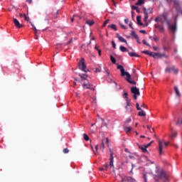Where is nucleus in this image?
I'll return each mask as SVG.
<instances>
[{
  "label": "nucleus",
  "instance_id": "f257e3e1",
  "mask_svg": "<svg viewBox=\"0 0 182 182\" xmlns=\"http://www.w3.org/2000/svg\"><path fill=\"white\" fill-rule=\"evenodd\" d=\"M162 18L164 19L165 22H166V23H168V29H169V31H171V32H172L173 33H174L175 32H177V23L176 22L175 23V25L170 24V23L168 22V20L167 19V17L162 16Z\"/></svg>",
  "mask_w": 182,
  "mask_h": 182
},
{
  "label": "nucleus",
  "instance_id": "f03ea898",
  "mask_svg": "<svg viewBox=\"0 0 182 182\" xmlns=\"http://www.w3.org/2000/svg\"><path fill=\"white\" fill-rule=\"evenodd\" d=\"M141 53H144V55H148V56L154 58V59H159V58H160V53H154L149 50H143L141 51Z\"/></svg>",
  "mask_w": 182,
  "mask_h": 182
},
{
  "label": "nucleus",
  "instance_id": "7ed1b4c3",
  "mask_svg": "<svg viewBox=\"0 0 182 182\" xmlns=\"http://www.w3.org/2000/svg\"><path fill=\"white\" fill-rule=\"evenodd\" d=\"M78 68L80 70H82V72H85V73H87L89 72L88 69H86V64L85 63V58H82L80 60L78 63Z\"/></svg>",
  "mask_w": 182,
  "mask_h": 182
},
{
  "label": "nucleus",
  "instance_id": "20e7f679",
  "mask_svg": "<svg viewBox=\"0 0 182 182\" xmlns=\"http://www.w3.org/2000/svg\"><path fill=\"white\" fill-rule=\"evenodd\" d=\"M160 182H168V174L164 170L160 172Z\"/></svg>",
  "mask_w": 182,
  "mask_h": 182
},
{
  "label": "nucleus",
  "instance_id": "39448f33",
  "mask_svg": "<svg viewBox=\"0 0 182 182\" xmlns=\"http://www.w3.org/2000/svg\"><path fill=\"white\" fill-rule=\"evenodd\" d=\"M131 92L133 93V97L134 100H137V96H140V90L137 87H131Z\"/></svg>",
  "mask_w": 182,
  "mask_h": 182
},
{
  "label": "nucleus",
  "instance_id": "423d86ee",
  "mask_svg": "<svg viewBox=\"0 0 182 182\" xmlns=\"http://www.w3.org/2000/svg\"><path fill=\"white\" fill-rule=\"evenodd\" d=\"M165 72H166V73H173L174 75H177V73H178V69L174 68V66L168 67L165 70Z\"/></svg>",
  "mask_w": 182,
  "mask_h": 182
},
{
  "label": "nucleus",
  "instance_id": "0eeeda50",
  "mask_svg": "<svg viewBox=\"0 0 182 182\" xmlns=\"http://www.w3.org/2000/svg\"><path fill=\"white\" fill-rule=\"evenodd\" d=\"M117 65V68L119 69L121 72V76H127V73H129L128 72H125L124 71V68L123 67V65H119L118 63L116 64Z\"/></svg>",
  "mask_w": 182,
  "mask_h": 182
},
{
  "label": "nucleus",
  "instance_id": "6e6552de",
  "mask_svg": "<svg viewBox=\"0 0 182 182\" xmlns=\"http://www.w3.org/2000/svg\"><path fill=\"white\" fill-rule=\"evenodd\" d=\"M125 79H126L127 82H128V83H130L131 85L136 84V81L130 80V79H132V75H130V73H127V76L125 77Z\"/></svg>",
  "mask_w": 182,
  "mask_h": 182
},
{
  "label": "nucleus",
  "instance_id": "1a4fd4ad",
  "mask_svg": "<svg viewBox=\"0 0 182 182\" xmlns=\"http://www.w3.org/2000/svg\"><path fill=\"white\" fill-rule=\"evenodd\" d=\"M13 22L16 26V28H17V29H21V28H23V24H21V23H19V21H18V19L16 18H14L13 19Z\"/></svg>",
  "mask_w": 182,
  "mask_h": 182
},
{
  "label": "nucleus",
  "instance_id": "9d476101",
  "mask_svg": "<svg viewBox=\"0 0 182 182\" xmlns=\"http://www.w3.org/2000/svg\"><path fill=\"white\" fill-rule=\"evenodd\" d=\"M131 36H134L137 43L139 44L141 43V42L140 41V38H139V36L136 33V32H134V31H131Z\"/></svg>",
  "mask_w": 182,
  "mask_h": 182
},
{
  "label": "nucleus",
  "instance_id": "9b49d317",
  "mask_svg": "<svg viewBox=\"0 0 182 182\" xmlns=\"http://www.w3.org/2000/svg\"><path fill=\"white\" fill-rule=\"evenodd\" d=\"M167 146H168V142H164V144H163V142H161V145H160V154H163V149H166V147H167Z\"/></svg>",
  "mask_w": 182,
  "mask_h": 182
},
{
  "label": "nucleus",
  "instance_id": "f8f14e48",
  "mask_svg": "<svg viewBox=\"0 0 182 182\" xmlns=\"http://www.w3.org/2000/svg\"><path fill=\"white\" fill-rule=\"evenodd\" d=\"M126 103H127V105L125 106V109L127 112L130 113V112H132V107H130L132 106V104H130V100H127Z\"/></svg>",
  "mask_w": 182,
  "mask_h": 182
},
{
  "label": "nucleus",
  "instance_id": "ddd939ff",
  "mask_svg": "<svg viewBox=\"0 0 182 182\" xmlns=\"http://www.w3.org/2000/svg\"><path fill=\"white\" fill-rule=\"evenodd\" d=\"M116 36L120 42H123L124 43H126V45H127V41L124 38H123L122 36H119V33H117Z\"/></svg>",
  "mask_w": 182,
  "mask_h": 182
},
{
  "label": "nucleus",
  "instance_id": "4468645a",
  "mask_svg": "<svg viewBox=\"0 0 182 182\" xmlns=\"http://www.w3.org/2000/svg\"><path fill=\"white\" fill-rule=\"evenodd\" d=\"M156 175L154 176V180L156 182H159L160 181V171L158 170H156Z\"/></svg>",
  "mask_w": 182,
  "mask_h": 182
},
{
  "label": "nucleus",
  "instance_id": "2eb2a0df",
  "mask_svg": "<svg viewBox=\"0 0 182 182\" xmlns=\"http://www.w3.org/2000/svg\"><path fill=\"white\" fill-rule=\"evenodd\" d=\"M114 157H113V152H110V156H109V166L110 167H114V165L113 164L114 162Z\"/></svg>",
  "mask_w": 182,
  "mask_h": 182
},
{
  "label": "nucleus",
  "instance_id": "dca6fc26",
  "mask_svg": "<svg viewBox=\"0 0 182 182\" xmlns=\"http://www.w3.org/2000/svg\"><path fill=\"white\" fill-rule=\"evenodd\" d=\"M128 55L131 58H140V55L139 54H137L136 53H133V52H129Z\"/></svg>",
  "mask_w": 182,
  "mask_h": 182
},
{
  "label": "nucleus",
  "instance_id": "f3484780",
  "mask_svg": "<svg viewBox=\"0 0 182 182\" xmlns=\"http://www.w3.org/2000/svg\"><path fill=\"white\" fill-rule=\"evenodd\" d=\"M174 90L176 92V95L178 97H180V96H181V93H180V90H178V87H177V86H174Z\"/></svg>",
  "mask_w": 182,
  "mask_h": 182
},
{
  "label": "nucleus",
  "instance_id": "a211bd4d",
  "mask_svg": "<svg viewBox=\"0 0 182 182\" xmlns=\"http://www.w3.org/2000/svg\"><path fill=\"white\" fill-rule=\"evenodd\" d=\"M136 22L138 25H140L141 26H143V23H141V16H136Z\"/></svg>",
  "mask_w": 182,
  "mask_h": 182
},
{
  "label": "nucleus",
  "instance_id": "6ab92c4d",
  "mask_svg": "<svg viewBox=\"0 0 182 182\" xmlns=\"http://www.w3.org/2000/svg\"><path fill=\"white\" fill-rule=\"evenodd\" d=\"M82 86H83V87H85V89H90L91 86H93V85L88 82V83L82 84Z\"/></svg>",
  "mask_w": 182,
  "mask_h": 182
},
{
  "label": "nucleus",
  "instance_id": "aec40b11",
  "mask_svg": "<svg viewBox=\"0 0 182 182\" xmlns=\"http://www.w3.org/2000/svg\"><path fill=\"white\" fill-rule=\"evenodd\" d=\"M124 130L126 133H130V132H132V127L124 126Z\"/></svg>",
  "mask_w": 182,
  "mask_h": 182
},
{
  "label": "nucleus",
  "instance_id": "412c9836",
  "mask_svg": "<svg viewBox=\"0 0 182 182\" xmlns=\"http://www.w3.org/2000/svg\"><path fill=\"white\" fill-rule=\"evenodd\" d=\"M78 76H80V77H81V79H83L84 80H86V79H87V74L79 73Z\"/></svg>",
  "mask_w": 182,
  "mask_h": 182
},
{
  "label": "nucleus",
  "instance_id": "4be33fe9",
  "mask_svg": "<svg viewBox=\"0 0 182 182\" xmlns=\"http://www.w3.org/2000/svg\"><path fill=\"white\" fill-rule=\"evenodd\" d=\"M119 50H121V52H129V49H127L126 47L121 46L119 47Z\"/></svg>",
  "mask_w": 182,
  "mask_h": 182
},
{
  "label": "nucleus",
  "instance_id": "5701e85b",
  "mask_svg": "<svg viewBox=\"0 0 182 182\" xmlns=\"http://www.w3.org/2000/svg\"><path fill=\"white\" fill-rule=\"evenodd\" d=\"M139 149L142 151V153H149V151H147V148L144 146H139Z\"/></svg>",
  "mask_w": 182,
  "mask_h": 182
},
{
  "label": "nucleus",
  "instance_id": "b1692460",
  "mask_svg": "<svg viewBox=\"0 0 182 182\" xmlns=\"http://www.w3.org/2000/svg\"><path fill=\"white\" fill-rule=\"evenodd\" d=\"M108 28H111V29H113V31H117V26H116V24H111L108 26Z\"/></svg>",
  "mask_w": 182,
  "mask_h": 182
},
{
  "label": "nucleus",
  "instance_id": "393cba45",
  "mask_svg": "<svg viewBox=\"0 0 182 182\" xmlns=\"http://www.w3.org/2000/svg\"><path fill=\"white\" fill-rule=\"evenodd\" d=\"M138 115L140 116V117H143L146 116V112H144L143 109L139 110V112H138Z\"/></svg>",
  "mask_w": 182,
  "mask_h": 182
},
{
  "label": "nucleus",
  "instance_id": "a878e982",
  "mask_svg": "<svg viewBox=\"0 0 182 182\" xmlns=\"http://www.w3.org/2000/svg\"><path fill=\"white\" fill-rule=\"evenodd\" d=\"M127 182H137L134 178H132L130 176H127Z\"/></svg>",
  "mask_w": 182,
  "mask_h": 182
},
{
  "label": "nucleus",
  "instance_id": "bb28decb",
  "mask_svg": "<svg viewBox=\"0 0 182 182\" xmlns=\"http://www.w3.org/2000/svg\"><path fill=\"white\" fill-rule=\"evenodd\" d=\"M129 94L127 92H124V95L123 97L124 99H125L126 102H127V100H129Z\"/></svg>",
  "mask_w": 182,
  "mask_h": 182
},
{
  "label": "nucleus",
  "instance_id": "cd10ccee",
  "mask_svg": "<svg viewBox=\"0 0 182 182\" xmlns=\"http://www.w3.org/2000/svg\"><path fill=\"white\" fill-rule=\"evenodd\" d=\"M110 60L112 62V63H114V65H116V58H114V57H113V55H110Z\"/></svg>",
  "mask_w": 182,
  "mask_h": 182
},
{
  "label": "nucleus",
  "instance_id": "c85d7f7f",
  "mask_svg": "<svg viewBox=\"0 0 182 182\" xmlns=\"http://www.w3.org/2000/svg\"><path fill=\"white\" fill-rule=\"evenodd\" d=\"M86 23H87V25H89L90 26H92V25L95 23V21L93 20H88L86 21Z\"/></svg>",
  "mask_w": 182,
  "mask_h": 182
},
{
  "label": "nucleus",
  "instance_id": "c756f323",
  "mask_svg": "<svg viewBox=\"0 0 182 182\" xmlns=\"http://www.w3.org/2000/svg\"><path fill=\"white\" fill-rule=\"evenodd\" d=\"M144 22H147V19H149V13H144Z\"/></svg>",
  "mask_w": 182,
  "mask_h": 182
},
{
  "label": "nucleus",
  "instance_id": "7c9ffc66",
  "mask_svg": "<svg viewBox=\"0 0 182 182\" xmlns=\"http://www.w3.org/2000/svg\"><path fill=\"white\" fill-rule=\"evenodd\" d=\"M92 149L93 150L94 154H97V150L99 149V145L95 146V151L93 149L92 146Z\"/></svg>",
  "mask_w": 182,
  "mask_h": 182
},
{
  "label": "nucleus",
  "instance_id": "2f4dec72",
  "mask_svg": "<svg viewBox=\"0 0 182 182\" xmlns=\"http://www.w3.org/2000/svg\"><path fill=\"white\" fill-rule=\"evenodd\" d=\"M83 137H84V140H85V141H89V136L86 134H83Z\"/></svg>",
  "mask_w": 182,
  "mask_h": 182
},
{
  "label": "nucleus",
  "instance_id": "473e14b6",
  "mask_svg": "<svg viewBox=\"0 0 182 182\" xmlns=\"http://www.w3.org/2000/svg\"><path fill=\"white\" fill-rule=\"evenodd\" d=\"M100 150H102V151H103L105 150V142H102L100 146Z\"/></svg>",
  "mask_w": 182,
  "mask_h": 182
},
{
  "label": "nucleus",
  "instance_id": "72a5a7b5",
  "mask_svg": "<svg viewBox=\"0 0 182 182\" xmlns=\"http://www.w3.org/2000/svg\"><path fill=\"white\" fill-rule=\"evenodd\" d=\"M143 4H144V0H138L136 5H143Z\"/></svg>",
  "mask_w": 182,
  "mask_h": 182
},
{
  "label": "nucleus",
  "instance_id": "f704fd0d",
  "mask_svg": "<svg viewBox=\"0 0 182 182\" xmlns=\"http://www.w3.org/2000/svg\"><path fill=\"white\" fill-rule=\"evenodd\" d=\"M142 42H143L144 45H146V46H148L149 48H151V46L150 44H149L148 42L146 41V40L144 39L142 41Z\"/></svg>",
  "mask_w": 182,
  "mask_h": 182
},
{
  "label": "nucleus",
  "instance_id": "c9c22d12",
  "mask_svg": "<svg viewBox=\"0 0 182 182\" xmlns=\"http://www.w3.org/2000/svg\"><path fill=\"white\" fill-rule=\"evenodd\" d=\"M132 122V118H127L126 121L124 122V125L127 124L128 123H130Z\"/></svg>",
  "mask_w": 182,
  "mask_h": 182
},
{
  "label": "nucleus",
  "instance_id": "e433bc0d",
  "mask_svg": "<svg viewBox=\"0 0 182 182\" xmlns=\"http://www.w3.org/2000/svg\"><path fill=\"white\" fill-rule=\"evenodd\" d=\"M107 127V129H109V124L106 122H102V125H101V127Z\"/></svg>",
  "mask_w": 182,
  "mask_h": 182
},
{
  "label": "nucleus",
  "instance_id": "4c0bfd02",
  "mask_svg": "<svg viewBox=\"0 0 182 182\" xmlns=\"http://www.w3.org/2000/svg\"><path fill=\"white\" fill-rule=\"evenodd\" d=\"M147 129L149 130L151 133H152V132H154V129L151 128V126L150 125H147Z\"/></svg>",
  "mask_w": 182,
  "mask_h": 182
},
{
  "label": "nucleus",
  "instance_id": "58836bf2",
  "mask_svg": "<svg viewBox=\"0 0 182 182\" xmlns=\"http://www.w3.org/2000/svg\"><path fill=\"white\" fill-rule=\"evenodd\" d=\"M136 110H141V107H140L139 102L136 103Z\"/></svg>",
  "mask_w": 182,
  "mask_h": 182
},
{
  "label": "nucleus",
  "instance_id": "ea45409f",
  "mask_svg": "<svg viewBox=\"0 0 182 182\" xmlns=\"http://www.w3.org/2000/svg\"><path fill=\"white\" fill-rule=\"evenodd\" d=\"M107 23H109V19H107L104 21L102 26L104 28L106 27V25H107Z\"/></svg>",
  "mask_w": 182,
  "mask_h": 182
},
{
  "label": "nucleus",
  "instance_id": "a19ab883",
  "mask_svg": "<svg viewBox=\"0 0 182 182\" xmlns=\"http://www.w3.org/2000/svg\"><path fill=\"white\" fill-rule=\"evenodd\" d=\"M63 153H64V154H68V153H69V149L68 148L64 149Z\"/></svg>",
  "mask_w": 182,
  "mask_h": 182
},
{
  "label": "nucleus",
  "instance_id": "79ce46f5",
  "mask_svg": "<svg viewBox=\"0 0 182 182\" xmlns=\"http://www.w3.org/2000/svg\"><path fill=\"white\" fill-rule=\"evenodd\" d=\"M143 178L144 180V182H147V175L146 173H143Z\"/></svg>",
  "mask_w": 182,
  "mask_h": 182
},
{
  "label": "nucleus",
  "instance_id": "37998d69",
  "mask_svg": "<svg viewBox=\"0 0 182 182\" xmlns=\"http://www.w3.org/2000/svg\"><path fill=\"white\" fill-rule=\"evenodd\" d=\"M121 182H127V177H122L121 178Z\"/></svg>",
  "mask_w": 182,
  "mask_h": 182
},
{
  "label": "nucleus",
  "instance_id": "c03bdc74",
  "mask_svg": "<svg viewBox=\"0 0 182 182\" xmlns=\"http://www.w3.org/2000/svg\"><path fill=\"white\" fill-rule=\"evenodd\" d=\"M30 23H31L33 31H36V32L38 30L36 29V27L35 26V25H33V23H32V22H30Z\"/></svg>",
  "mask_w": 182,
  "mask_h": 182
},
{
  "label": "nucleus",
  "instance_id": "a18cd8bd",
  "mask_svg": "<svg viewBox=\"0 0 182 182\" xmlns=\"http://www.w3.org/2000/svg\"><path fill=\"white\" fill-rule=\"evenodd\" d=\"M112 48H114V49H116V43L114 41H112Z\"/></svg>",
  "mask_w": 182,
  "mask_h": 182
},
{
  "label": "nucleus",
  "instance_id": "49530a36",
  "mask_svg": "<svg viewBox=\"0 0 182 182\" xmlns=\"http://www.w3.org/2000/svg\"><path fill=\"white\" fill-rule=\"evenodd\" d=\"M151 143H153V141H151V142H149V144L144 145L146 146V148L147 149V147H150V146H151Z\"/></svg>",
  "mask_w": 182,
  "mask_h": 182
},
{
  "label": "nucleus",
  "instance_id": "de8ad7c7",
  "mask_svg": "<svg viewBox=\"0 0 182 182\" xmlns=\"http://www.w3.org/2000/svg\"><path fill=\"white\" fill-rule=\"evenodd\" d=\"M155 29H157L158 31H160V25L155 24Z\"/></svg>",
  "mask_w": 182,
  "mask_h": 182
},
{
  "label": "nucleus",
  "instance_id": "09e8293b",
  "mask_svg": "<svg viewBox=\"0 0 182 182\" xmlns=\"http://www.w3.org/2000/svg\"><path fill=\"white\" fill-rule=\"evenodd\" d=\"M138 8H139V7H137V6H132V9L133 11H136Z\"/></svg>",
  "mask_w": 182,
  "mask_h": 182
},
{
  "label": "nucleus",
  "instance_id": "8fccbe9b",
  "mask_svg": "<svg viewBox=\"0 0 182 182\" xmlns=\"http://www.w3.org/2000/svg\"><path fill=\"white\" fill-rule=\"evenodd\" d=\"M176 134H176V132H173V133L171 134V139H174V137H176Z\"/></svg>",
  "mask_w": 182,
  "mask_h": 182
},
{
  "label": "nucleus",
  "instance_id": "3c124183",
  "mask_svg": "<svg viewBox=\"0 0 182 182\" xmlns=\"http://www.w3.org/2000/svg\"><path fill=\"white\" fill-rule=\"evenodd\" d=\"M160 58H161V59L162 58H168V56H167V55H166V54H161V55H160Z\"/></svg>",
  "mask_w": 182,
  "mask_h": 182
},
{
  "label": "nucleus",
  "instance_id": "603ef678",
  "mask_svg": "<svg viewBox=\"0 0 182 182\" xmlns=\"http://www.w3.org/2000/svg\"><path fill=\"white\" fill-rule=\"evenodd\" d=\"M139 32H140V33H144V35H146V33H147V32L144 30H140Z\"/></svg>",
  "mask_w": 182,
  "mask_h": 182
},
{
  "label": "nucleus",
  "instance_id": "864d4df0",
  "mask_svg": "<svg viewBox=\"0 0 182 182\" xmlns=\"http://www.w3.org/2000/svg\"><path fill=\"white\" fill-rule=\"evenodd\" d=\"M25 21H29V18L26 16V14H23Z\"/></svg>",
  "mask_w": 182,
  "mask_h": 182
},
{
  "label": "nucleus",
  "instance_id": "5fc2aeb1",
  "mask_svg": "<svg viewBox=\"0 0 182 182\" xmlns=\"http://www.w3.org/2000/svg\"><path fill=\"white\" fill-rule=\"evenodd\" d=\"M155 21H156V22H160V16H157V17L155 18Z\"/></svg>",
  "mask_w": 182,
  "mask_h": 182
},
{
  "label": "nucleus",
  "instance_id": "6e6d98bb",
  "mask_svg": "<svg viewBox=\"0 0 182 182\" xmlns=\"http://www.w3.org/2000/svg\"><path fill=\"white\" fill-rule=\"evenodd\" d=\"M105 70L107 76H110V73H109V70H107V68H105Z\"/></svg>",
  "mask_w": 182,
  "mask_h": 182
},
{
  "label": "nucleus",
  "instance_id": "4d7b16f0",
  "mask_svg": "<svg viewBox=\"0 0 182 182\" xmlns=\"http://www.w3.org/2000/svg\"><path fill=\"white\" fill-rule=\"evenodd\" d=\"M154 40L155 41V42H158L159 38H157V36H154Z\"/></svg>",
  "mask_w": 182,
  "mask_h": 182
},
{
  "label": "nucleus",
  "instance_id": "13d9d810",
  "mask_svg": "<svg viewBox=\"0 0 182 182\" xmlns=\"http://www.w3.org/2000/svg\"><path fill=\"white\" fill-rule=\"evenodd\" d=\"M92 103H93V105H96V97H94L93 99H92Z\"/></svg>",
  "mask_w": 182,
  "mask_h": 182
},
{
  "label": "nucleus",
  "instance_id": "bf43d9fd",
  "mask_svg": "<svg viewBox=\"0 0 182 182\" xmlns=\"http://www.w3.org/2000/svg\"><path fill=\"white\" fill-rule=\"evenodd\" d=\"M95 73H100L101 70H100V69H99V68H96L95 70Z\"/></svg>",
  "mask_w": 182,
  "mask_h": 182
},
{
  "label": "nucleus",
  "instance_id": "052dcab7",
  "mask_svg": "<svg viewBox=\"0 0 182 182\" xmlns=\"http://www.w3.org/2000/svg\"><path fill=\"white\" fill-rule=\"evenodd\" d=\"M121 28H122V29H127V27L123 24H121Z\"/></svg>",
  "mask_w": 182,
  "mask_h": 182
},
{
  "label": "nucleus",
  "instance_id": "680f3d73",
  "mask_svg": "<svg viewBox=\"0 0 182 182\" xmlns=\"http://www.w3.org/2000/svg\"><path fill=\"white\" fill-rule=\"evenodd\" d=\"M143 10H144V14H147V9H146V7H143Z\"/></svg>",
  "mask_w": 182,
  "mask_h": 182
},
{
  "label": "nucleus",
  "instance_id": "e2e57ef3",
  "mask_svg": "<svg viewBox=\"0 0 182 182\" xmlns=\"http://www.w3.org/2000/svg\"><path fill=\"white\" fill-rule=\"evenodd\" d=\"M129 158L131 160H133V159H134V156H133V155H129Z\"/></svg>",
  "mask_w": 182,
  "mask_h": 182
},
{
  "label": "nucleus",
  "instance_id": "0e129e2a",
  "mask_svg": "<svg viewBox=\"0 0 182 182\" xmlns=\"http://www.w3.org/2000/svg\"><path fill=\"white\" fill-rule=\"evenodd\" d=\"M104 167H105L106 168H107L109 167V164L106 163L104 164Z\"/></svg>",
  "mask_w": 182,
  "mask_h": 182
},
{
  "label": "nucleus",
  "instance_id": "69168bd1",
  "mask_svg": "<svg viewBox=\"0 0 182 182\" xmlns=\"http://www.w3.org/2000/svg\"><path fill=\"white\" fill-rule=\"evenodd\" d=\"M124 23H129V18H125L124 19Z\"/></svg>",
  "mask_w": 182,
  "mask_h": 182
},
{
  "label": "nucleus",
  "instance_id": "338daca9",
  "mask_svg": "<svg viewBox=\"0 0 182 182\" xmlns=\"http://www.w3.org/2000/svg\"><path fill=\"white\" fill-rule=\"evenodd\" d=\"M28 4H32V0H26Z\"/></svg>",
  "mask_w": 182,
  "mask_h": 182
},
{
  "label": "nucleus",
  "instance_id": "774afa93",
  "mask_svg": "<svg viewBox=\"0 0 182 182\" xmlns=\"http://www.w3.org/2000/svg\"><path fill=\"white\" fill-rule=\"evenodd\" d=\"M177 124H182V120H181V121L178 120V121L177 122Z\"/></svg>",
  "mask_w": 182,
  "mask_h": 182
}]
</instances>
